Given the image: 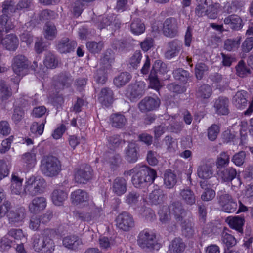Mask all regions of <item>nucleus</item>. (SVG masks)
<instances>
[{"mask_svg": "<svg viewBox=\"0 0 253 253\" xmlns=\"http://www.w3.org/2000/svg\"><path fill=\"white\" fill-rule=\"evenodd\" d=\"M129 175L132 174L131 181L136 188H142L154 182L157 177L156 171L146 166H136L127 172Z\"/></svg>", "mask_w": 253, "mask_h": 253, "instance_id": "f257e3e1", "label": "nucleus"}, {"mask_svg": "<svg viewBox=\"0 0 253 253\" xmlns=\"http://www.w3.org/2000/svg\"><path fill=\"white\" fill-rule=\"evenodd\" d=\"M54 233L53 229L46 228L40 235L36 236L33 241V248L40 253H52L55 249V244L52 239Z\"/></svg>", "mask_w": 253, "mask_h": 253, "instance_id": "f03ea898", "label": "nucleus"}, {"mask_svg": "<svg viewBox=\"0 0 253 253\" xmlns=\"http://www.w3.org/2000/svg\"><path fill=\"white\" fill-rule=\"evenodd\" d=\"M40 169L45 176L52 177L56 176L61 170V164L59 160L52 155L42 157Z\"/></svg>", "mask_w": 253, "mask_h": 253, "instance_id": "7ed1b4c3", "label": "nucleus"}, {"mask_svg": "<svg viewBox=\"0 0 253 253\" xmlns=\"http://www.w3.org/2000/svg\"><path fill=\"white\" fill-rule=\"evenodd\" d=\"M137 244L141 248L146 251H157L161 247L156 235L146 229L139 233L137 237Z\"/></svg>", "mask_w": 253, "mask_h": 253, "instance_id": "20e7f679", "label": "nucleus"}, {"mask_svg": "<svg viewBox=\"0 0 253 253\" xmlns=\"http://www.w3.org/2000/svg\"><path fill=\"white\" fill-rule=\"evenodd\" d=\"M45 186V181L43 178L32 176L26 181L24 191L31 196H35L42 193Z\"/></svg>", "mask_w": 253, "mask_h": 253, "instance_id": "39448f33", "label": "nucleus"}, {"mask_svg": "<svg viewBox=\"0 0 253 253\" xmlns=\"http://www.w3.org/2000/svg\"><path fill=\"white\" fill-rule=\"evenodd\" d=\"M217 199L218 204L223 211L228 213L236 211L238 205L233 199L232 196L225 191H220L217 193Z\"/></svg>", "mask_w": 253, "mask_h": 253, "instance_id": "423d86ee", "label": "nucleus"}, {"mask_svg": "<svg viewBox=\"0 0 253 253\" xmlns=\"http://www.w3.org/2000/svg\"><path fill=\"white\" fill-rule=\"evenodd\" d=\"M166 69V64L162 61L159 60L155 61L149 76L150 86L152 88H154L157 91L159 90L161 85L157 74L158 72H165Z\"/></svg>", "mask_w": 253, "mask_h": 253, "instance_id": "0eeeda50", "label": "nucleus"}, {"mask_svg": "<svg viewBox=\"0 0 253 253\" xmlns=\"http://www.w3.org/2000/svg\"><path fill=\"white\" fill-rule=\"evenodd\" d=\"M30 64V63L26 57L19 54L13 58L12 68L16 74L18 76H23L27 72Z\"/></svg>", "mask_w": 253, "mask_h": 253, "instance_id": "6e6552de", "label": "nucleus"}, {"mask_svg": "<svg viewBox=\"0 0 253 253\" xmlns=\"http://www.w3.org/2000/svg\"><path fill=\"white\" fill-rule=\"evenodd\" d=\"M93 172V169L89 165H82L74 170L75 180L78 183H85L92 179Z\"/></svg>", "mask_w": 253, "mask_h": 253, "instance_id": "1a4fd4ad", "label": "nucleus"}, {"mask_svg": "<svg viewBox=\"0 0 253 253\" xmlns=\"http://www.w3.org/2000/svg\"><path fill=\"white\" fill-rule=\"evenodd\" d=\"M179 22L174 17L167 18L163 23V33L168 38H173L178 35Z\"/></svg>", "mask_w": 253, "mask_h": 253, "instance_id": "9d476101", "label": "nucleus"}, {"mask_svg": "<svg viewBox=\"0 0 253 253\" xmlns=\"http://www.w3.org/2000/svg\"><path fill=\"white\" fill-rule=\"evenodd\" d=\"M117 227L124 231H129L135 225L132 216L127 212H123L119 214L116 218Z\"/></svg>", "mask_w": 253, "mask_h": 253, "instance_id": "9b49d317", "label": "nucleus"}, {"mask_svg": "<svg viewBox=\"0 0 253 253\" xmlns=\"http://www.w3.org/2000/svg\"><path fill=\"white\" fill-rule=\"evenodd\" d=\"M26 216V211L23 207H18L10 210L7 214L8 222L13 226H18L24 222Z\"/></svg>", "mask_w": 253, "mask_h": 253, "instance_id": "f8f14e48", "label": "nucleus"}, {"mask_svg": "<svg viewBox=\"0 0 253 253\" xmlns=\"http://www.w3.org/2000/svg\"><path fill=\"white\" fill-rule=\"evenodd\" d=\"M97 25L100 29L109 26L112 30H116L120 27L121 22L114 15L110 14L99 17Z\"/></svg>", "mask_w": 253, "mask_h": 253, "instance_id": "ddd939ff", "label": "nucleus"}, {"mask_svg": "<svg viewBox=\"0 0 253 253\" xmlns=\"http://www.w3.org/2000/svg\"><path fill=\"white\" fill-rule=\"evenodd\" d=\"M182 48V42L177 39L171 40L167 44V49L164 54L165 57L170 60L178 55Z\"/></svg>", "mask_w": 253, "mask_h": 253, "instance_id": "4468645a", "label": "nucleus"}, {"mask_svg": "<svg viewBox=\"0 0 253 253\" xmlns=\"http://www.w3.org/2000/svg\"><path fill=\"white\" fill-rule=\"evenodd\" d=\"M161 101L159 98L145 97L138 103V106L141 112L144 113L157 109Z\"/></svg>", "mask_w": 253, "mask_h": 253, "instance_id": "2eb2a0df", "label": "nucleus"}, {"mask_svg": "<svg viewBox=\"0 0 253 253\" xmlns=\"http://www.w3.org/2000/svg\"><path fill=\"white\" fill-rule=\"evenodd\" d=\"M237 172L233 167L223 168L217 171L218 179L222 182L230 183L236 178Z\"/></svg>", "mask_w": 253, "mask_h": 253, "instance_id": "dca6fc26", "label": "nucleus"}, {"mask_svg": "<svg viewBox=\"0 0 253 253\" xmlns=\"http://www.w3.org/2000/svg\"><path fill=\"white\" fill-rule=\"evenodd\" d=\"M213 108L215 113L219 115H226L229 113L228 98L225 96H219L213 101Z\"/></svg>", "mask_w": 253, "mask_h": 253, "instance_id": "f3484780", "label": "nucleus"}, {"mask_svg": "<svg viewBox=\"0 0 253 253\" xmlns=\"http://www.w3.org/2000/svg\"><path fill=\"white\" fill-rule=\"evenodd\" d=\"M169 211L174 215L177 222H182L186 215V211L179 201H173L169 206Z\"/></svg>", "mask_w": 253, "mask_h": 253, "instance_id": "a211bd4d", "label": "nucleus"}, {"mask_svg": "<svg viewBox=\"0 0 253 253\" xmlns=\"http://www.w3.org/2000/svg\"><path fill=\"white\" fill-rule=\"evenodd\" d=\"M23 179L16 173H12L11 178L10 192L12 195L22 196L24 194V189L22 187Z\"/></svg>", "mask_w": 253, "mask_h": 253, "instance_id": "6ab92c4d", "label": "nucleus"}, {"mask_svg": "<svg viewBox=\"0 0 253 253\" xmlns=\"http://www.w3.org/2000/svg\"><path fill=\"white\" fill-rule=\"evenodd\" d=\"M138 149L136 143L129 142L124 150L125 159L130 163H135L139 157Z\"/></svg>", "mask_w": 253, "mask_h": 253, "instance_id": "aec40b11", "label": "nucleus"}, {"mask_svg": "<svg viewBox=\"0 0 253 253\" xmlns=\"http://www.w3.org/2000/svg\"><path fill=\"white\" fill-rule=\"evenodd\" d=\"M47 202L43 197H35L29 204V210L31 213H38L46 207Z\"/></svg>", "mask_w": 253, "mask_h": 253, "instance_id": "412c9836", "label": "nucleus"}, {"mask_svg": "<svg viewBox=\"0 0 253 253\" xmlns=\"http://www.w3.org/2000/svg\"><path fill=\"white\" fill-rule=\"evenodd\" d=\"M72 202L75 205H86L89 204V195L84 190L77 189L71 194Z\"/></svg>", "mask_w": 253, "mask_h": 253, "instance_id": "4be33fe9", "label": "nucleus"}, {"mask_svg": "<svg viewBox=\"0 0 253 253\" xmlns=\"http://www.w3.org/2000/svg\"><path fill=\"white\" fill-rule=\"evenodd\" d=\"M76 45L75 41L70 40L68 38L64 37L58 41L56 47L59 52L66 53L73 51Z\"/></svg>", "mask_w": 253, "mask_h": 253, "instance_id": "5701e85b", "label": "nucleus"}, {"mask_svg": "<svg viewBox=\"0 0 253 253\" xmlns=\"http://www.w3.org/2000/svg\"><path fill=\"white\" fill-rule=\"evenodd\" d=\"M209 78L216 84V88L220 90H222L228 86L229 79L226 75L216 72L211 74Z\"/></svg>", "mask_w": 253, "mask_h": 253, "instance_id": "b1692460", "label": "nucleus"}, {"mask_svg": "<svg viewBox=\"0 0 253 253\" xmlns=\"http://www.w3.org/2000/svg\"><path fill=\"white\" fill-rule=\"evenodd\" d=\"M109 120L112 126L118 129L125 127L127 122L126 118L120 112L112 114Z\"/></svg>", "mask_w": 253, "mask_h": 253, "instance_id": "393cba45", "label": "nucleus"}, {"mask_svg": "<svg viewBox=\"0 0 253 253\" xmlns=\"http://www.w3.org/2000/svg\"><path fill=\"white\" fill-rule=\"evenodd\" d=\"M126 180L123 177H117L113 181L111 189L117 196L124 194L126 191Z\"/></svg>", "mask_w": 253, "mask_h": 253, "instance_id": "a878e982", "label": "nucleus"}, {"mask_svg": "<svg viewBox=\"0 0 253 253\" xmlns=\"http://www.w3.org/2000/svg\"><path fill=\"white\" fill-rule=\"evenodd\" d=\"M223 22L225 24L228 25L231 29L234 30H239L243 26L242 19L236 14H231L227 16Z\"/></svg>", "mask_w": 253, "mask_h": 253, "instance_id": "bb28decb", "label": "nucleus"}, {"mask_svg": "<svg viewBox=\"0 0 253 253\" xmlns=\"http://www.w3.org/2000/svg\"><path fill=\"white\" fill-rule=\"evenodd\" d=\"M144 94V88L142 84L135 83L129 85L126 90L127 96L133 100L141 97Z\"/></svg>", "mask_w": 253, "mask_h": 253, "instance_id": "cd10ccee", "label": "nucleus"}, {"mask_svg": "<svg viewBox=\"0 0 253 253\" xmlns=\"http://www.w3.org/2000/svg\"><path fill=\"white\" fill-rule=\"evenodd\" d=\"M98 100L102 105L109 106L114 100L113 91L108 87L102 88L99 94Z\"/></svg>", "mask_w": 253, "mask_h": 253, "instance_id": "c85d7f7f", "label": "nucleus"}, {"mask_svg": "<svg viewBox=\"0 0 253 253\" xmlns=\"http://www.w3.org/2000/svg\"><path fill=\"white\" fill-rule=\"evenodd\" d=\"M179 197L187 205L192 206L196 202V196L194 192L188 188L181 189L179 192Z\"/></svg>", "mask_w": 253, "mask_h": 253, "instance_id": "c756f323", "label": "nucleus"}, {"mask_svg": "<svg viewBox=\"0 0 253 253\" xmlns=\"http://www.w3.org/2000/svg\"><path fill=\"white\" fill-rule=\"evenodd\" d=\"M226 221L231 228L235 229L239 233H243V227L245 223V219L243 217L240 216L228 217L226 219Z\"/></svg>", "mask_w": 253, "mask_h": 253, "instance_id": "7c9ffc66", "label": "nucleus"}, {"mask_svg": "<svg viewBox=\"0 0 253 253\" xmlns=\"http://www.w3.org/2000/svg\"><path fill=\"white\" fill-rule=\"evenodd\" d=\"M180 222L182 235L188 239L192 238L195 234L194 223L189 219Z\"/></svg>", "mask_w": 253, "mask_h": 253, "instance_id": "2f4dec72", "label": "nucleus"}, {"mask_svg": "<svg viewBox=\"0 0 253 253\" xmlns=\"http://www.w3.org/2000/svg\"><path fill=\"white\" fill-rule=\"evenodd\" d=\"M2 43L7 50L15 51L18 46L19 40L15 35L10 34L2 40Z\"/></svg>", "mask_w": 253, "mask_h": 253, "instance_id": "473e14b6", "label": "nucleus"}, {"mask_svg": "<svg viewBox=\"0 0 253 253\" xmlns=\"http://www.w3.org/2000/svg\"><path fill=\"white\" fill-rule=\"evenodd\" d=\"M197 172L198 176L203 179L211 178L213 174L212 166L207 164L200 165L197 168Z\"/></svg>", "mask_w": 253, "mask_h": 253, "instance_id": "72a5a7b5", "label": "nucleus"}, {"mask_svg": "<svg viewBox=\"0 0 253 253\" xmlns=\"http://www.w3.org/2000/svg\"><path fill=\"white\" fill-rule=\"evenodd\" d=\"M62 242L64 246L71 250H76L82 244L81 239L75 235L68 236L64 238Z\"/></svg>", "mask_w": 253, "mask_h": 253, "instance_id": "f704fd0d", "label": "nucleus"}, {"mask_svg": "<svg viewBox=\"0 0 253 253\" xmlns=\"http://www.w3.org/2000/svg\"><path fill=\"white\" fill-rule=\"evenodd\" d=\"M247 92L244 90L238 91L233 98V103L239 109L244 108L247 104Z\"/></svg>", "mask_w": 253, "mask_h": 253, "instance_id": "c9c22d12", "label": "nucleus"}, {"mask_svg": "<svg viewBox=\"0 0 253 253\" xmlns=\"http://www.w3.org/2000/svg\"><path fill=\"white\" fill-rule=\"evenodd\" d=\"M110 67L108 62L99 68L94 75V78L96 82L98 84H104L107 79L108 70Z\"/></svg>", "mask_w": 253, "mask_h": 253, "instance_id": "e433bc0d", "label": "nucleus"}, {"mask_svg": "<svg viewBox=\"0 0 253 253\" xmlns=\"http://www.w3.org/2000/svg\"><path fill=\"white\" fill-rule=\"evenodd\" d=\"M185 244L180 237L175 238L169 246L170 253H182L185 249Z\"/></svg>", "mask_w": 253, "mask_h": 253, "instance_id": "4c0bfd02", "label": "nucleus"}, {"mask_svg": "<svg viewBox=\"0 0 253 253\" xmlns=\"http://www.w3.org/2000/svg\"><path fill=\"white\" fill-rule=\"evenodd\" d=\"M177 176L171 169H167L164 174V184L167 188H173L177 182Z\"/></svg>", "mask_w": 253, "mask_h": 253, "instance_id": "58836bf2", "label": "nucleus"}, {"mask_svg": "<svg viewBox=\"0 0 253 253\" xmlns=\"http://www.w3.org/2000/svg\"><path fill=\"white\" fill-rule=\"evenodd\" d=\"M212 93V88L208 84H203L199 86L196 91V97L201 100L209 98Z\"/></svg>", "mask_w": 253, "mask_h": 253, "instance_id": "ea45409f", "label": "nucleus"}, {"mask_svg": "<svg viewBox=\"0 0 253 253\" xmlns=\"http://www.w3.org/2000/svg\"><path fill=\"white\" fill-rule=\"evenodd\" d=\"M67 198V194L62 190H54L51 194L52 201L53 204L56 206L62 205Z\"/></svg>", "mask_w": 253, "mask_h": 253, "instance_id": "a19ab883", "label": "nucleus"}, {"mask_svg": "<svg viewBox=\"0 0 253 253\" xmlns=\"http://www.w3.org/2000/svg\"><path fill=\"white\" fill-rule=\"evenodd\" d=\"M12 94L11 87L6 83L1 80L0 81V100L5 101L8 99Z\"/></svg>", "mask_w": 253, "mask_h": 253, "instance_id": "79ce46f5", "label": "nucleus"}, {"mask_svg": "<svg viewBox=\"0 0 253 253\" xmlns=\"http://www.w3.org/2000/svg\"><path fill=\"white\" fill-rule=\"evenodd\" d=\"M43 63L47 68L54 69L57 67L58 61L56 56L53 53L48 51L45 54Z\"/></svg>", "mask_w": 253, "mask_h": 253, "instance_id": "37998d69", "label": "nucleus"}, {"mask_svg": "<svg viewBox=\"0 0 253 253\" xmlns=\"http://www.w3.org/2000/svg\"><path fill=\"white\" fill-rule=\"evenodd\" d=\"M131 79V76L127 72L121 73L114 79V84L118 87L125 85Z\"/></svg>", "mask_w": 253, "mask_h": 253, "instance_id": "c03bdc74", "label": "nucleus"}, {"mask_svg": "<svg viewBox=\"0 0 253 253\" xmlns=\"http://www.w3.org/2000/svg\"><path fill=\"white\" fill-rule=\"evenodd\" d=\"M22 162L24 166L30 169L34 168L36 164V155L34 154L26 153L22 156Z\"/></svg>", "mask_w": 253, "mask_h": 253, "instance_id": "a18cd8bd", "label": "nucleus"}, {"mask_svg": "<svg viewBox=\"0 0 253 253\" xmlns=\"http://www.w3.org/2000/svg\"><path fill=\"white\" fill-rule=\"evenodd\" d=\"M43 30L44 36L45 39L52 40L56 37L57 31L54 24L51 23H46Z\"/></svg>", "mask_w": 253, "mask_h": 253, "instance_id": "49530a36", "label": "nucleus"}, {"mask_svg": "<svg viewBox=\"0 0 253 253\" xmlns=\"http://www.w3.org/2000/svg\"><path fill=\"white\" fill-rule=\"evenodd\" d=\"M211 3L212 0H196V14L199 17L203 16L206 9Z\"/></svg>", "mask_w": 253, "mask_h": 253, "instance_id": "de8ad7c7", "label": "nucleus"}, {"mask_svg": "<svg viewBox=\"0 0 253 253\" xmlns=\"http://www.w3.org/2000/svg\"><path fill=\"white\" fill-rule=\"evenodd\" d=\"M230 155L227 152H222L218 156L216 161V166L218 169L229 165Z\"/></svg>", "mask_w": 253, "mask_h": 253, "instance_id": "09e8293b", "label": "nucleus"}, {"mask_svg": "<svg viewBox=\"0 0 253 253\" xmlns=\"http://www.w3.org/2000/svg\"><path fill=\"white\" fill-rule=\"evenodd\" d=\"M224 228L221 234V241L228 250L236 245V240L233 236L226 232Z\"/></svg>", "mask_w": 253, "mask_h": 253, "instance_id": "8fccbe9b", "label": "nucleus"}, {"mask_svg": "<svg viewBox=\"0 0 253 253\" xmlns=\"http://www.w3.org/2000/svg\"><path fill=\"white\" fill-rule=\"evenodd\" d=\"M241 37H237L235 39H226L224 42V49L231 51L237 49L240 44Z\"/></svg>", "mask_w": 253, "mask_h": 253, "instance_id": "3c124183", "label": "nucleus"}, {"mask_svg": "<svg viewBox=\"0 0 253 253\" xmlns=\"http://www.w3.org/2000/svg\"><path fill=\"white\" fill-rule=\"evenodd\" d=\"M131 31L135 35H140L145 29L144 23L139 19H134L130 25Z\"/></svg>", "mask_w": 253, "mask_h": 253, "instance_id": "603ef678", "label": "nucleus"}, {"mask_svg": "<svg viewBox=\"0 0 253 253\" xmlns=\"http://www.w3.org/2000/svg\"><path fill=\"white\" fill-rule=\"evenodd\" d=\"M103 42L102 41L98 42L95 41H89L86 42V46L88 50L92 53H98L100 52L103 47Z\"/></svg>", "mask_w": 253, "mask_h": 253, "instance_id": "864d4df0", "label": "nucleus"}, {"mask_svg": "<svg viewBox=\"0 0 253 253\" xmlns=\"http://www.w3.org/2000/svg\"><path fill=\"white\" fill-rule=\"evenodd\" d=\"M209 71V67L203 62L197 63L195 67V75L198 80H201Z\"/></svg>", "mask_w": 253, "mask_h": 253, "instance_id": "5fc2aeb1", "label": "nucleus"}, {"mask_svg": "<svg viewBox=\"0 0 253 253\" xmlns=\"http://www.w3.org/2000/svg\"><path fill=\"white\" fill-rule=\"evenodd\" d=\"M73 79L68 73H62L58 77V82L62 87H69L72 83Z\"/></svg>", "mask_w": 253, "mask_h": 253, "instance_id": "6e6d98bb", "label": "nucleus"}, {"mask_svg": "<svg viewBox=\"0 0 253 253\" xmlns=\"http://www.w3.org/2000/svg\"><path fill=\"white\" fill-rule=\"evenodd\" d=\"M24 115L25 113L22 108L19 106H15L11 119L15 124H18L23 119Z\"/></svg>", "mask_w": 253, "mask_h": 253, "instance_id": "4d7b16f0", "label": "nucleus"}, {"mask_svg": "<svg viewBox=\"0 0 253 253\" xmlns=\"http://www.w3.org/2000/svg\"><path fill=\"white\" fill-rule=\"evenodd\" d=\"M237 75L240 77H245L251 73L250 70L247 68L243 60L239 62L236 67Z\"/></svg>", "mask_w": 253, "mask_h": 253, "instance_id": "13d9d810", "label": "nucleus"}, {"mask_svg": "<svg viewBox=\"0 0 253 253\" xmlns=\"http://www.w3.org/2000/svg\"><path fill=\"white\" fill-rule=\"evenodd\" d=\"M173 74L176 80H179L182 82H186L189 76V72L181 68L175 70Z\"/></svg>", "mask_w": 253, "mask_h": 253, "instance_id": "bf43d9fd", "label": "nucleus"}, {"mask_svg": "<svg viewBox=\"0 0 253 253\" xmlns=\"http://www.w3.org/2000/svg\"><path fill=\"white\" fill-rule=\"evenodd\" d=\"M49 45L48 42L44 41L42 39H38L35 44V51L38 54L41 53L46 50Z\"/></svg>", "mask_w": 253, "mask_h": 253, "instance_id": "052dcab7", "label": "nucleus"}, {"mask_svg": "<svg viewBox=\"0 0 253 253\" xmlns=\"http://www.w3.org/2000/svg\"><path fill=\"white\" fill-rule=\"evenodd\" d=\"M14 3L12 1H4L2 4V15H11L15 12Z\"/></svg>", "mask_w": 253, "mask_h": 253, "instance_id": "680f3d73", "label": "nucleus"}, {"mask_svg": "<svg viewBox=\"0 0 253 253\" xmlns=\"http://www.w3.org/2000/svg\"><path fill=\"white\" fill-rule=\"evenodd\" d=\"M105 157L107 161L112 166V168L117 166L121 161V156L118 154L108 152L105 154Z\"/></svg>", "mask_w": 253, "mask_h": 253, "instance_id": "e2e57ef3", "label": "nucleus"}, {"mask_svg": "<svg viewBox=\"0 0 253 253\" xmlns=\"http://www.w3.org/2000/svg\"><path fill=\"white\" fill-rule=\"evenodd\" d=\"M15 242L9 239L6 236L3 237L0 239V251L3 252L8 250Z\"/></svg>", "mask_w": 253, "mask_h": 253, "instance_id": "0e129e2a", "label": "nucleus"}, {"mask_svg": "<svg viewBox=\"0 0 253 253\" xmlns=\"http://www.w3.org/2000/svg\"><path fill=\"white\" fill-rule=\"evenodd\" d=\"M245 158V152L241 151L234 154L231 161L237 166H241L244 164Z\"/></svg>", "mask_w": 253, "mask_h": 253, "instance_id": "69168bd1", "label": "nucleus"}, {"mask_svg": "<svg viewBox=\"0 0 253 253\" xmlns=\"http://www.w3.org/2000/svg\"><path fill=\"white\" fill-rule=\"evenodd\" d=\"M10 168V167L4 160H0V180L9 175Z\"/></svg>", "mask_w": 253, "mask_h": 253, "instance_id": "338daca9", "label": "nucleus"}, {"mask_svg": "<svg viewBox=\"0 0 253 253\" xmlns=\"http://www.w3.org/2000/svg\"><path fill=\"white\" fill-rule=\"evenodd\" d=\"M219 133V127L215 124L211 125L208 129V137L211 141H214Z\"/></svg>", "mask_w": 253, "mask_h": 253, "instance_id": "774afa93", "label": "nucleus"}]
</instances>
